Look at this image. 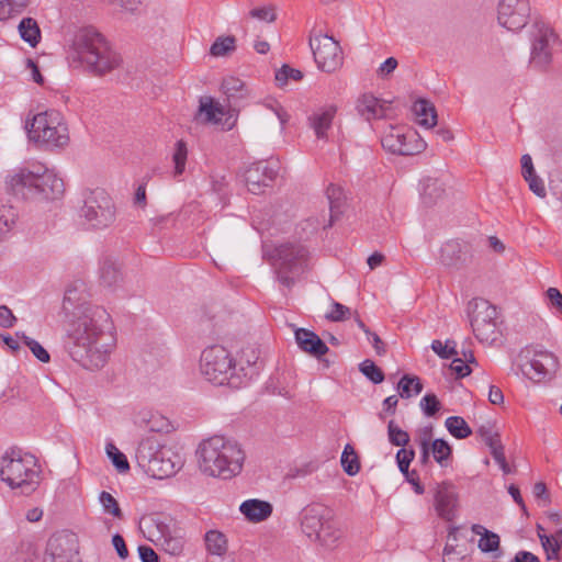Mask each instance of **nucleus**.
<instances>
[{
  "label": "nucleus",
  "mask_w": 562,
  "mask_h": 562,
  "mask_svg": "<svg viewBox=\"0 0 562 562\" xmlns=\"http://www.w3.org/2000/svg\"><path fill=\"white\" fill-rule=\"evenodd\" d=\"M63 311L69 318L65 346L71 359L87 370L103 368L115 345L110 314L88 301L83 283L66 290Z\"/></svg>",
  "instance_id": "obj_1"
},
{
  "label": "nucleus",
  "mask_w": 562,
  "mask_h": 562,
  "mask_svg": "<svg viewBox=\"0 0 562 562\" xmlns=\"http://www.w3.org/2000/svg\"><path fill=\"white\" fill-rule=\"evenodd\" d=\"M196 453L199 468L203 473L224 480L237 475L245 460V453L238 442L223 436L203 440Z\"/></svg>",
  "instance_id": "obj_2"
},
{
  "label": "nucleus",
  "mask_w": 562,
  "mask_h": 562,
  "mask_svg": "<svg viewBox=\"0 0 562 562\" xmlns=\"http://www.w3.org/2000/svg\"><path fill=\"white\" fill-rule=\"evenodd\" d=\"M71 57L85 64L94 75H104L121 64V57L104 36L93 27L81 29L75 36Z\"/></svg>",
  "instance_id": "obj_3"
},
{
  "label": "nucleus",
  "mask_w": 562,
  "mask_h": 562,
  "mask_svg": "<svg viewBox=\"0 0 562 562\" xmlns=\"http://www.w3.org/2000/svg\"><path fill=\"white\" fill-rule=\"evenodd\" d=\"M7 187L11 194L23 200H56L65 191L63 179L50 170L40 173L19 169L8 177Z\"/></svg>",
  "instance_id": "obj_4"
},
{
  "label": "nucleus",
  "mask_w": 562,
  "mask_h": 562,
  "mask_svg": "<svg viewBox=\"0 0 562 562\" xmlns=\"http://www.w3.org/2000/svg\"><path fill=\"white\" fill-rule=\"evenodd\" d=\"M299 519L303 533L324 548H335L342 537L334 510L324 504L312 503L305 506Z\"/></svg>",
  "instance_id": "obj_5"
},
{
  "label": "nucleus",
  "mask_w": 562,
  "mask_h": 562,
  "mask_svg": "<svg viewBox=\"0 0 562 562\" xmlns=\"http://www.w3.org/2000/svg\"><path fill=\"white\" fill-rule=\"evenodd\" d=\"M40 473L32 454L21 456L20 451L11 449L0 458V480L20 494L29 495L37 488Z\"/></svg>",
  "instance_id": "obj_6"
},
{
  "label": "nucleus",
  "mask_w": 562,
  "mask_h": 562,
  "mask_svg": "<svg viewBox=\"0 0 562 562\" xmlns=\"http://www.w3.org/2000/svg\"><path fill=\"white\" fill-rule=\"evenodd\" d=\"M30 140L46 149L61 148L69 143V131L63 114L56 110L37 113L25 126Z\"/></svg>",
  "instance_id": "obj_7"
},
{
  "label": "nucleus",
  "mask_w": 562,
  "mask_h": 562,
  "mask_svg": "<svg viewBox=\"0 0 562 562\" xmlns=\"http://www.w3.org/2000/svg\"><path fill=\"white\" fill-rule=\"evenodd\" d=\"M202 375L215 385L227 384L238 387L243 381L237 372L229 352L220 345L205 348L200 358Z\"/></svg>",
  "instance_id": "obj_8"
},
{
  "label": "nucleus",
  "mask_w": 562,
  "mask_h": 562,
  "mask_svg": "<svg viewBox=\"0 0 562 562\" xmlns=\"http://www.w3.org/2000/svg\"><path fill=\"white\" fill-rule=\"evenodd\" d=\"M470 324L480 342L493 345L502 336L498 313L494 305L484 299H473L468 304Z\"/></svg>",
  "instance_id": "obj_9"
},
{
  "label": "nucleus",
  "mask_w": 562,
  "mask_h": 562,
  "mask_svg": "<svg viewBox=\"0 0 562 562\" xmlns=\"http://www.w3.org/2000/svg\"><path fill=\"white\" fill-rule=\"evenodd\" d=\"M561 45L562 41L552 26L542 21L535 22L530 31V66L546 70Z\"/></svg>",
  "instance_id": "obj_10"
},
{
  "label": "nucleus",
  "mask_w": 562,
  "mask_h": 562,
  "mask_svg": "<svg viewBox=\"0 0 562 562\" xmlns=\"http://www.w3.org/2000/svg\"><path fill=\"white\" fill-rule=\"evenodd\" d=\"M80 216L91 228L103 229L114 223L116 209L112 198L103 189H94L86 195Z\"/></svg>",
  "instance_id": "obj_11"
},
{
  "label": "nucleus",
  "mask_w": 562,
  "mask_h": 562,
  "mask_svg": "<svg viewBox=\"0 0 562 562\" xmlns=\"http://www.w3.org/2000/svg\"><path fill=\"white\" fill-rule=\"evenodd\" d=\"M308 44L318 69L333 72L342 65V50L339 43L327 34L313 29Z\"/></svg>",
  "instance_id": "obj_12"
},
{
  "label": "nucleus",
  "mask_w": 562,
  "mask_h": 562,
  "mask_svg": "<svg viewBox=\"0 0 562 562\" xmlns=\"http://www.w3.org/2000/svg\"><path fill=\"white\" fill-rule=\"evenodd\" d=\"M307 258V250L299 244H283L274 250V266L278 280L286 288L294 284V279L289 273H296L303 270Z\"/></svg>",
  "instance_id": "obj_13"
},
{
  "label": "nucleus",
  "mask_w": 562,
  "mask_h": 562,
  "mask_svg": "<svg viewBox=\"0 0 562 562\" xmlns=\"http://www.w3.org/2000/svg\"><path fill=\"white\" fill-rule=\"evenodd\" d=\"M381 144L387 151L402 156L419 154L426 148V143L415 131H405L400 126H390L383 134Z\"/></svg>",
  "instance_id": "obj_14"
},
{
  "label": "nucleus",
  "mask_w": 562,
  "mask_h": 562,
  "mask_svg": "<svg viewBox=\"0 0 562 562\" xmlns=\"http://www.w3.org/2000/svg\"><path fill=\"white\" fill-rule=\"evenodd\" d=\"M529 18V0H499L497 20L508 31H520L527 25Z\"/></svg>",
  "instance_id": "obj_15"
},
{
  "label": "nucleus",
  "mask_w": 562,
  "mask_h": 562,
  "mask_svg": "<svg viewBox=\"0 0 562 562\" xmlns=\"http://www.w3.org/2000/svg\"><path fill=\"white\" fill-rule=\"evenodd\" d=\"M558 369L557 356L547 350H535L532 356L521 364L522 373L535 382L551 380Z\"/></svg>",
  "instance_id": "obj_16"
},
{
  "label": "nucleus",
  "mask_w": 562,
  "mask_h": 562,
  "mask_svg": "<svg viewBox=\"0 0 562 562\" xmlns=\"http://www.w3.org/2000/svg\"><path fill=\"white\" fill-rule=\"evenodd\" d=\"M279 172V162L276 160H259L251 164L244 172L248 190L259 194L266 187H271Z\"/></svg>",
  "instance_id": "obj_17"
},
{
  "label": "nucleus",
  "mask_w": 562,
  "mask_h": 562,
  "mask_svg": "<svg viewBox=\"0 0 562 562\" xmlns=\"http://www.w3.org/2000/svg\"><path fill=\"white\" fill-rule=\"evenodd\" d=\"M181 457L171 449H160L153 453L143 467L149 475L162 480L175 475L182 467Z\"/></svg>",
  "instance_id": "obj_18"
},
{
  "label": "nucleus",
  "mask_w": 562,
  "mask_h": 562,
  "mask_svg": "<svg viewBox=\"0 0 562 562\" xmlns=\"http://www.w3.org/2000/svg\"><path fill=\"white\" fill-rule=\"evenodd\" d=\"M458 494L456 487L448 482L437 485L435 493V508L439 517L451 521L456 517Z\"/></svg>",
  "instance_id": "obj_19"
},
{
  "label": "nucleus",
  "mask_w": 562,
  "mask_h": 562,
  "mask_svg": "<svg viewBox=\"0 0 562 562\" xmlns=\"http://www.w3.org/2000/svg\"><path fill=\"white\" fill-rule=\"evenodd\" d=\"M470 256V244L460 239L448 240L440 249V261L447 267H460Z\"/></svg>",
  "instance_id": "obj_20"
},
{
  "label": "nucleus",
  "mask_w": 562,
  "mask_h": 562,
  "mask_svg": "<svg viewBox=\"0 0 562 562\" xmlns=\"http://www.w3.org/2000/svg\"><path fill=\"white\" fill-rule=\"evenodd\" d=\"M77 555L78 540L75 533L60 531L54 533L47 541L45 555Z\"/></svg>",
  "instance_id": "obj_21"
},
{
  "label": "nucleus",
  "mask_w": 562,
  "mask_h": 562,
  "mask_svg": "<svg viewBox=\"0 0 562 562\" xmlns=\"http://www.w3.org/2000/svg\"><path fill=\"white\" fill-rule=\"evenodd\" d=\"M297 346L313 357L321 358L328 352L326 344L312 330L297 328L294 331Z\"/></svg>",
  "instance_id": "obj_22"
},
{
  "label": "nucleus",
  "mask_w": 562,
  "mask_h": 562,
  "mask_svg": "<svg viewBox=\"0 0 562 562\" xmlns=\"http://www.w3.org/2000/svg\"><path fill=\"white\" fill-rule=\"evenodd\" d=\"M239 510L248 521L261 522L272 515L273 506L267 501L251 498L243 502Z\"/></svg>",
  "instance_id": "obj_23"
},
{
  "label": "nucleus",
  "mask_w": 562,
  "mask_h": 562,
  "mask_svg": "<svg viewBox=\"0 0 562 562\" xmlns=\"http://www.w3.org/2000/svg\"><path fill=\"white\" fill-rule=\"evenodd\" d=\"M386 109V102L371 93L361 95L357 102V111L366 121L383 117Z\"/></svg>",
  "instance_id": "obj_24"
},
{
  "label": "nucleus",
  "mask_w": 562,
  "mask_h": 562,
  "mask_svg": "<svg viewBox=\"0 0 562 562\" xmlns=\"http://www.w3.org/2000/svg\"><path fill=\"white\" fill-rule=\"evenodd\" d=\"M336 112L337 108L330 104L321 108L308 117L310 125L314 130L317 138H326L327 131L331 126Z\"/></svg>",
  "instance_id": "obj_25"
},
{
  "label": "nucleus",
  "mask_w": 562,
  "mask_h": 562,
  "mask_svg": "<svg viewBox=\"0 0 562 562\" xmlns=\"http://www.w3.org/2000/svg\"><path fill=\"white\" fill-rule=\"evenodd\" d=\"M223 93L226 95L228 106L232 111H237L239 102L248 97V90L239 78L228 77L222 82Z\"/></svg>",
  "instance_id": "obj_26"
},
{
  "label": "nucleus",
  "mask_w": 562,
  "mask_h": 562,
  "mask_svg": "<svg viewBox=\"0 0 562 562\" xmlns=\"http://www.w3.org/2000/svg\"><path fill=\"white\" fill-rule=\"evenodd\" d=\"M446 194L445 182L439 178L427 177L422 181V201L425 205L431 206L440 201Z\"/></svg>",
  "instance_id": "obj_27"
},
{
  "label": "nucleus",
  "mask_w": 562,
  "mask_h": 562,
  "mask_svg": "<svg viewBox=\"0 0 562 562\" xmlns=\"http://www.w3.org/2000/svg\"><path fill=\"white\" fill-rule=\"evenodd\" d=\"M199 114L204 115V121L211 124H218L225 114L224 106L215 102L211 97L200 99Z\"/></svg>",
  "instance_id": "obj_28"
},
{
  "label": "nucleus",
  "mask_w": 562,
  "mask_h": 562,
  "mask_svg": "<svg viewBox=\"0 0 562 562\" xmlns=\"http://www.w3.org/2000/svg\"><path fill=\"white\" fill-rule=\"evenodd\" d=\"M413 111L418 117L419 125L431 128L437 124L436 109L430 102L418 100L414 103Z\"/></svg>",
  "instance_id": "obj_29"
},
{
  "label": "nucleus",
  "mask_w": 562,
  "mask_h": 562,
  "mask_svg": "<svg viewBox=\"0 0 562 562\" xmlns=\"http://www.w3.org/2000/svg\"><path fill=\"white\" fill-rule=\"evenodd\" d=\"M326 195L329 202L330 223L342 213V206L346 201V195L341 187L330 183L326 189Z\"/></svg>",
  "instance_id": "obj_30"
},
{
  "label": "nucleus",
  "mask_w": 562,
  "mask_h": 562,
  "mask_svg": "<svg viewBox=\"0 0 562 562\" xmlns=\"http://www.w3.org/2000/svg\"><path fill=\"white\" fill-rule=\"evenodd\" d=\"M21 38L26 42L31 47H35L41 41L40 26L33 18H24L21 20L19 26Z\"/></svg>",
  "instance_id": "obj_31"
},
{
  "label": "nucleus",
  "mask_w": 562,
  "mask_h": 562,
  "mask_svg": "<svg viewBox=\"0 0 562 562\" xmlns=\"http://www.w3.org/2000/svg\"><path fill=\"white\" fill-rule=\"evenodd\" d=\"M161 549L170 555H179L184 547V539L177 532L172 533L170 530L161 531L158 539Z\"/></svg>",
  "instance_id": "obj_32"
},
{
  "label": "nucleus",
  "mask_w": 562,
  "mask_h": 562,
  "mask_svg": "<svg viewBox=\"0 0 562 562\" xmlns=\"http://www.w3.org/2000/svg\"><path fill=\"white\" fill-rule=\"evenodd\" d=\"M397 391L402 398H411L423 391V383L417 375L404 374L397 383Z\"/></svg>",
  "instance_id": "obj_33"
},
{
  "label": "nucleus",
  "mask_w": 562,
  "mask_h": 562,
  "mask_svg": "<svg viewBox=\"0 0 562 562\" xmlns=\"http://www.w3.org/2000/svg\"><path fill=\"white\" fill-rule=\"evenodd\" d=\"M122 279L119 266L111 259H105L100 268V281L104 286L116 285Z\"/></svg>",
  "instance_id": "obj_34"
},
{
  "label": "nucleus",
  "mask_w": 562,
  "mask_h": 562,
  "mask_svg": "<svg viewBox=\"0 0 562 562\" xmlns=\"http://www.w3.org/2000/svg\"><path fill=\"white\" fill-rule=\"evenodd\" d=\"M35 555L34 546L31 542L22 541L10 552L7 562H33Z\"/></svg>",
  "instance_id": "obj_35"
},
{
  "label": "nucleus",
  "mask_w": 562,
  "mask_h": 562,
  "mask_svg": "<svg viewBox=\"0 0 562 562\" xmlns=\"http://www.w3.org/2000/svg\"><path fill=\"white\" fill-rule=\"evenodd\" d=\"M205 544L210 553L222 555L227 550V541L224 533L210 530L205 533Z\"/></svg>",
  "instance_id": "obj_36"
},
{
  "label": "nucleus",
  "mask_w": 562,
  "mask_h": 562,
  "mask_svg": "<svg viewBox=\"0 0 562 562\" xmlns=\"http://www.w3.org/2000/svg\"><path fill=\"white\" fill-rule=\"evenodd\" d=\"M445 425L448 431L457 439L468 438L472 434V430L464 418L460 416L448 417Z\"/></svg>",
  "instance_id": "obj_37"
},
{
  "label": "nucleus",
  "mask_w": 562,
  "mask_h": 562,
  "mask_svg": "<svg viewBox=\"0 0 562 562\" xmlns=\"http://www.w3.org/2000/svg\"><path fill=\"white\" fill-rule=\"evenodd\" d=\"M341 465L344 471L350 476L356 475L360 471L359 458L349 443L346 445L342 451Z\"/></svg>",
  "instance_id": "obj_38"
},
{
  "label": "nucleus",
  "mask_w": 562,
  "mask_h": 562,
  "mask_svg": "<svg viewBox=\"0 0 562 562\" xmlns=\"http://www.w3.org/2000/svg\"><path fill=\"white\" fill-rule=\"evenodd\" d=\"M429 448L435 460L441 467H446L452 453L450 445L443 439H435Z\"/></svg>",
  "instance_id": "obj_39"
},
{
  "label": "nucleus",
  "mask_w": 562,
  "mask_h": 562,
  "mask_svg": "<svg viewBox=\"0 0 562 562\" xmlns=\"http://www.w3.org/2000/svg\"><path fill=\"white\" fill-rule=\"evenodd\" d=\"M236 48V38L234 36H220L217 37L210 48L213 56H226L234 52Z\"/></svg>",
  "instance_id": "obj_40"
},
{
  "label": "nucleus",
  "mask_w": 562,
  "mask_h": 562,
  "mask_svg": "<svg viewBox=\"0 0 562 562\" xmlns=\"http://www.w3.org/2000/svg\"><path fill=\"white\" fill-rule=\"evenodd\" d=\"M538 536L541 542L542 548L547 552V559L548 560H558L559 559V551L561 549V543L558 539H555L553 536H547L543 533H540V530H543V528L538 525Z\"/></svg>",
  "instance_id": "obj_41"
},
{
  "label": "nucleus",
  "mask_w": 562,
  "mask_h": 562,
  "mask_svg": "<svg viewBox=\"0 0 562 562\" xmlns=\"http://www.w3.org/2000/svg\"><path fill=\"white\" fill-rule=\"evenodd\" d=\"M359 371L374 384L382 383L385 378L383 371L370 359H366L359 364Z\"/></svg>",
  "instance_id": "obj_42"
},
{
  "label": "nucleus",
  "mask_w": 562,
  "mask_h": 562,
  "mask_svg": "<svg viewBox=\"0 0 562 562\" xmlns=\"http://www.w3.org/2000/svg\"><path fill=\"white\" fill-rule=\"evenodd\" d=\"M99 502L104 514L112 515L119 519L123 518V512L119 502L109 492L102 491L99 495Z\"/></svg>",
  "instance_id": "obj_43"
},
{
  "label": "nucleus",
  "mask_w": 562,
  "mask_h": 562,
  "mask_svg": "<svg viewBox=\"0 0 562 562\" xmlns=\"http://www.w3.org/2000/svg\"><path fill=\"white\" fill-rule=\"evenodd\" d=\"M106 454L109 459L112 461V464L115 467V469L119 472H126L130 470V463L127 461V458L123 452H121L116 446L112 442H109L106 445Z\"/></svg>",
  "instance_id": "obj_44"
},
{
  "label": "nucleus",
  "mask_w": 562,
  "mask_h": 562,
  "mask_svg": "<svg viewBox=\"0 0 562 562\" xmlns=\"http://www.w3.org/2000/svg\"><path fill=\"white\" fill-rule=\"evenodd\" d=\"M16 338L21 339L40 361L44 363L49 361L50 357L48 351L38 341L30 338L24 333H16Z\"/></svg>",
  "instance_id": "obj_45"
},
{
  "label": "nucleus",
  "mask_w": 562,
  "mask_h": 562,
  "mask_svg": "<svg viewBox=\"0 0 562 562\" xmlns=\"http://www.w3.org/2000/svg\"><path fill=\"white\" fill-rule=\"evenodd\" d=\"M387 436L389 441L396 447L405 448L409 442V435L407 431L401 429L394 420H390L387 424Z\"/></svg>",
  "instance_id": "obj_46"
},
{
  "label": "nucleus",
  "mask_w": 562,
  "mask_h": 562,
  "mask_svg": "<svg viewBox=\"0 0 562 562\" xmlns=\"http://www.w3.org/2000/svg\"><path fill=\"white\" fill-rule=\"evenodd\" d=\"M456 347V341L451 339H447L445 344L438 339L432 340L431 342L432 351L437 353L441 359H450L454 356H458L459 352Z\"/></svg>",
  "instance_id": "obj_47"
},
{
  "label": "nucleus",
  "mask_w": 562,
  "mask_h": 562,
  "mask_svg": "<svg viewBox=\"0 0 562 562\" xmlns=\"http://www.w3.org/2000/svg\"><path fill=\"white\" fill-rule=\"evenodd\" d=\"M188 156L187 145L183 140H178L176 143L175 151L172 155V159L175 162V175L180 176L183 173L186 169V161Z\"/></svg>",
  "instance_id": "obj_48"
},
{
  "label": "nucleus",
  "mask_w": 562,
  "mask_h": 562,
  "mask_svg": "<svg viewBox=\"0 0 562 562\" xmlns=\"http://www.w3.org/2000/svg\"><path fill=\"white\" fill-rule=\"evenodd\" d=\"M303 78V74L299 69H294L288 65H283L276 72V81L279 87H283L288 83L290 79L294 81H299Z\"/></svg>",
  "instance_id": "obj_49"
},
{
  "label": "nucleus",
  "mask_w": 562,
  "mask_h": 562,
  "mask_svg": "<svg viewBox=\"0 0 562 562\" xmlns=\"http://www.w3.org/2000/svg\"><path fill=\"white\" fill-rule=\"evenodd\" d=\"M419 406L426 416L432 417L440 411L441 403L436 394L427 393L422 397Z\"/></svg>",
  "instance_id": "obj_50"
},
{
  "label": "nucleus",
  "mask_w": 562,
  "mask_h": 562,
  "mask_svg": "<svg viewBox=\"0 0 562 562\" xmlns=\"http://www.w3.org/2000/svg\"><path fill=\"white\" fill-rule=\"evenodd\" d=\"M415 458V451L413 449L401 448L396 452V462L400 471L405 477H408L409 464Z\"/></svg>",
  "instance_id": "obj_51"
},
{
  "label": "nucleus",
  "mask_w": 562,
  "mask_h": 562,
  "mask_svg": "<svg viewBox=\"0 0 562 562\" xmlns=\"http://www.w3.org/2000/svg\"><path fill=\"white\" fill-rule=\"evenodd\" d=\"M477 435L481 437V439L484 441V443L490 448V450L493 449V447L499 446L501 439L499 435L495 431H493V428L491 426H481L477 429Z\"/></svg>",
  "instance_id": "obj_52"
},
{
  "label": "nucleus",
  "mask_w": 562,
  "mask_h": 562,
  "mask_svg": "<svg viewBox=\"0 0 562 562\" xmlns=\"http://www.w3.org/2000/svg\"><path fill=\"white\" fill-rule=\"evenodd\" d=\"M499 547V537L493 531H486L479 540V548L483 552L496 551Z\"/></svg>",
  "instance_id": "obj_53"
},
{
  "label": "nucleus",
  "mask_w": 562,
  "mask_h": 562,
  "mask_svg": "<svg viewBox=\"0 0 562 562\" xmlns=\"http://www.w3.org/2000/svg\"><path fill=\"white\" fill-rule=\"evenodd\" d=\"M351 316V310L338 302L333 303V310L330 313L326 314V318L331 322H342Z\"/></svg>",
  "instance_id": "obj_54"
},
{
  "label": "nucleus",
  "mask_w": 562,
  "mask_h": 562,
  "mask_svg": "<svg viewBox=\"0 0 562 562\" xmlns=\"http://www.w3.org/2000/svg\"><path fill=\"white\" fill-rule=\"evenodd\" d=\"M449 368L456 374L457 379L465 378L472 372L471 367L461 358H454Z\"/></svg>",
  "instance_id": "obj_55"
},
{
  "label": "nucleus",
  "mask_w": 562,
  "mask_h": 562,
  "mask_svg": "<svg viewBox=\"0 0 562 562\" xmlns=\"http://www.w3.org/2000/svg\"><path fill=\"white\" fill-rule=\"evenodd\" d=\"M491 454L495 462L499 465L504 474L512 473V469L506 461L504 446L502 443L499 446L493 447V449L491 450Z\"/></svg>",
  "instance_id": "obj_56"
},
{
  "label": "nucleus",
  "mask_w": 562,
  "mask_h": 562,
  "mask_svg": "<svg viewBox=\"0 0 562 562\" xmlns=\"http://www.w3.org/2000/svg\"><path fill=\"white\" fill-rule=\"evenodd\" d=\"M529 186V189L539 198H544L547 195V190L543 183V180L538 177L536 173L530 177L524 178Z\"/></svg>",
  "instance_id": "obj_57"
},
{
  "label": "nucleus",
  "mask_w": 562,
  "mask_h": 562,
  "mask_svg": "<svg viewBox=\"0 0 562 562\" xmlns=\"http://www.w3.org/2000/svg\"><path fill=\"white\" fill-rule=\"evenodd\" d=\"M249 15L254 19H258V20L267 21V22H273L277 18L274 10L272 8H267V7L255 8L249 11Z\"/></svg>",
  "instance_id": "obj_58"
},
{
  "label": "nucleus",
  "mask_w": 562,
  "mask_h": 562,
  "mask_svg": "<svg viewBox=\"0 0 562 562\" xmlns=\"http://www.w3.org/2000/svg\"><path fill=\"white\" fill-rule=\"evenodd\" d=\"M16 317L7 305H0V326L11 328L14 326Z\"/></svg>",
  "instance_id": "obj_59"
},
{
  "label": "nucleus",
  "mask_w": 562,
  "mask_h": 562,
  "mask_svg": "<svg viewBox=\"0 0 562 562\" xmlns=\"http://www.w3.org/2000/svg\"><path fill=\"white\" fill-rule=\"evenodd\" d=\"M112 544L120 559L125 560L128 557V550L124 538L120 533L112 537Z\"/></svg>",
  "instance_id": "obj_60"
},
{
  "label": "nucleus",
  "mask_w": 562,
  "mask_h": 562,
  "mask_svg": "<svg viewBox=\"0 0 562 562\" xmlns=\"http://www.w3.org/2000/svg\"><path fill=\"white\" fill-rule=\"evenodd\" d=\"M397 65H398V63H397L396 58H394V57L386 58L380 65L378 71H376L378 76L381 78L389 76L396 69Z\"/></svg>",
  "instance_id": "obj_61"
},
{
  "label": "nucleus",
  "mask_w": 562,
  "mask_h": 562,
  "mask_svg": "<svg viewBox=\"0 0 562 562\" xmlns=\"http://www.w3.org/2000/svg\"><path fill=\"white\" fill-rule=\"evenodd\" d=\"M138 554L142 562H159L158 554L148 546H139Z\"/></svg>",
  "instance_id": "obj_62"
},
{
  "label": "nucleus",
  "mask_w": 562,
  "mask_h": 562,
  "mask_svg": "<svg viewBox=\"0 0 562 562\" xmlns=\"http://www.w3.org/2000/svg\"><path fill=\"white\" fill-rule=\"evenodd\" d=\"M532 492H533L535 497L537 499L543 501L544 504H549L551 502L548 490H547V485L543 482H537L533 485Z\"/></svg>",
  "instance_id": "obj_63"
},
{
  "label": "nucleus",
  "mask_w": 562,
  "mask_h": 562,
  "mask_svg": "<svg viewBox=\"0 0 562 562\" xmlns=\"http://www.w3.org/2000/svg\"><path fill=\"white\" fill-rule=\"evenodd\" d=\"M547 296L551 304L559 311L562 312V294L555 288H549L547 291Z\"/></svg>",
  "instance_id": "obj_64"
}]
</instances>
